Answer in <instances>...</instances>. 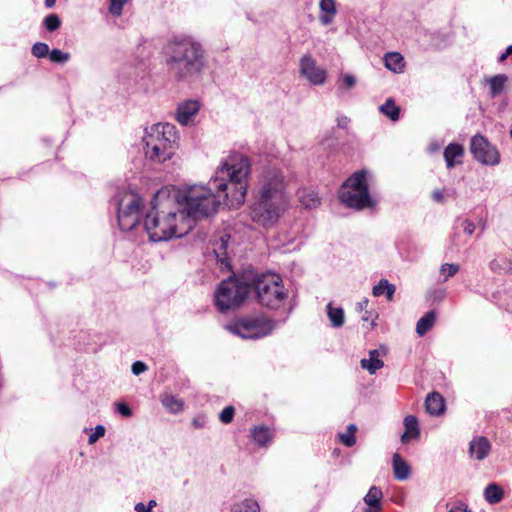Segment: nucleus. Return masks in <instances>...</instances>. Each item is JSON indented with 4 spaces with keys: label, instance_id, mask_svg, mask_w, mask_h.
Masks as SVG:
<instances>
[{
    "label": "nucleus",
    "instance_id": "obj_14",
    "mask_svg": "<svg viewBox=\"0 0 512 512\" xmlns=\"http://www.w3.org/2000/svg\"><path fill=\"white\" fill-rule=\"evenodd\" d=\"M229 239L230 235L225 234L216 240L213 244V252L217 262L220 264L221 270L223 271H230L232 267L227 252Z\"/></svg>",
    "mask_w": 512,
    "mask_h": 512
},
{
    "label": "nucleus",
    "instance_id": "obj_4",
    "mask_svg": "<svg viewBox=\"0 0 512 512\" xmlns=\"http://www.w3.org/2000/svg\"><path fill=\"white\" fill-rule=\"evenodd\" d=\"M166 192L159 190L151 200V209L144 218V229L152 242H164L172 238L183 237L188 230H181L177 224L178 212L159 209V199L164 197Z\"/></svg>",
    "mask_w": 512,
    "mask_h": 512
},
{
    "label": "nucleus",
    "instance_id": "obj_39",
    "mask_svg": "<svg viewBox=\"0 0 512 512\" xmlns=\"http://www.w3.org/2000/svg\"><path fill=\"white\" fill-rule=\"evenodd\" d=\"M460 269V266L455 263H444L440 268V273L446 275L444 281L449 277L454 276Z\"/></svg>",
    "mask_w": 512,
    "mask_h": 512
},
{
    "label": "nucleus",
    "instance_id": "obj_46",
    "mask_svg": "<svg viewBox=\"0 0 512 512\" xmlns=\"http://www.w3.org/2000/svg\"><path fill=\"white\" fill-rule=\"evenodd\" d=\"M462 227L467 235H472L475 231V224L468 219L462 222Z\"/></svg>",
    "mask_w": 512,
    "mask_h": 512
},
{
    "label": "nucleus",
    "instance_id": "obj_45",
    "mask_svg": "<svg viewBox=\"0 0 512 512\" xmlns=\"http://www.w3.org/2000/svg\"><path fill=\"white\" fill-rule=\"evenodd\" d=\"M356 84V78L355 76L351 74H345L343 76V88L346 90H349L353 88Z\"/></svg>",
    "mask_w": 512,
    "mask_h": 512
},
{
    "label": "nucleus",
    "instance_id": "obj_52",
    "mask_svg": "<svg viewBox=\"0 0 512 512\" xmlns=\"http://www.w3.org/2000/svg\"><path fill=\"white\" fill-rule=\"evenodd\" d=\"M508 56H509V55H508V53H507V52H504V53H502V54L499 56L498 61H499L500 63H502V62H504V61L507 59V57H508Z\"/></svg>",
    "mask_w": 512,
    "mask_h": 512
},
{
    "label": "nucleus",
    "instance_id": "obj_58",
    "mask_svg": "<svg viewBox=\"0 0 512 512\" xmlns=\"http://www.w3.org/2000/svg\"><path fill=\"white\" fill-rule=\"evenodd\" d=\"M505 52H507V53H508V55H511V54H512V45H509V46L506 48Z\"/></svg>",
    "mask_w": 512,
    "mask_h": 512
},
{
    "label": "nucleus",
    "instance_id": "obj_22",
    "mask_svg": "<svg viewBox=\"0 0 512 512\" xmlns=\"http://www.w3.org/2000/svg\"><path fill=\"white\" fill-rule=\"evenodd\" d=\"M251 437L257 445L264 447L272 440L273 431L264 425L255 426L251 430Z\"/></svg>",
    "mask_w": 512,
    "mask_h": 512
},
{
    "label": "nucleus",
    "instance_id": "obj_1",
    "mask_svg": "<svg viewBox=\"0 0 512 512\" xmlns=\"http://www.w3.org/2000/svg\"><path fill=\"white\" fill-rule=\"evenodd\" d=\"M250 172L248 157L232 155L218 168L208 186H191L177 193L175 200L181 217L197 222L214 215L222 204L230 207L244 203Z\"/></svg>",
    "mask_w": 512,
    "mask_h": 512
},
{
    "label": "nucleus",
    "instance_id": "obj_47",
    "mask_svg": "<svg viewBox=\"0 0 512 512\" xmlns=\"http://www.w3.org/2000/svg\"><path fill=\"white\" fill-rule=\"evenodd\" d=\"M337 127L340 129H347L350 119L345 115H340L336 119Z\"/></svg>",
    "mask_w": 512,
    "mask_h": 512
},
{
    "label": "nucleus",
    "instance_id": "obj_24",
    "mask_svg": "<svg viewBox=\"0 0 512 512\" xmlns=\"http://www.w3.org/2000/svg\"><path fill=\"white\" fill-rule=\"evenodd\" d=\"M385 67L395 73H399L404 68V58L398 52H388L384 56Z\"/></svg>",
    "mask_w": 512,
    "mask_h": 512
},
{
    "label": "nucleus",
    "instance_id": "obj_53",
    "mask_svg": "<svg viewBox=\"0 0 512 512\" xmlns=\"http://www.w3.org/2000/svg\"><path fill=\"white\" fill-rule=\"evenodd\" d=\"M157 505L156 501L154 499L149 500L147 507H149V510L152 511V509Z\"/></svg>",
    "mask_w": 512,
    "mask_h": 512
},
{
    "label": "nucleus",
    "instance_id": "obj_49",
    "mask_svg": "<svg viewBox=\"0 0 512 512\" xmlns=\"http://www.w3.org/2000/svg\"><path fill=\"white\" fill-rule=\"evenodd\" d=\"M448 512H466V503L458 501Z\"/></svg>",
    "mask_w": 512,
    "mask_h": 512
},
{
    "label": "nucleus",
    "instance_id": "obj_33",
    "mask_svg": "<svg viewBox=\"0 0 512 512\" xmlns=\"http://www.w3.org/2000/svg\"><path fill=\"white\" fill-rule=\"evenodd\" d=\"M299 201L301 204L308 209L317 207L320 204L318 194L314 191L302 190L299 192Z\"/></svg>",
    "mask_w": 512,
    "mask_h": 512
},
{
    "label": "nucleus",
    "instance_id": "obj_30",
    "mask_svg": "<svg viewBox=\"0 0 512 512\" xmlns=\"http://www.w3.org/2000/svg\"><path fill=\"white\" fill-rule=\"evenodd\" d=\"M327 315L329 321L334 328L343 326L345 314L341 307H333L331 303L327 305Z\"/></svg>",
    "mask_w": 512,
    "mask_h": 512
},
{
    "label": "nucleus",
    "instance_id": "obj_28",
    "mask_svg": "<svg viewBox=\"0 0 512 512\" xmlns=\"http://www.w3.org/2000/svg\"><path fill=\"white\" fill-rule=\"evenodd\" d=\"M507 81L508 76L505 74H497L489 78L487 82L489 83L491 97L494 98L500 95L503 92Z\"/></svg>",
    "mask_w": 512,
    "mask_h": 512
},
{
    "label": "nucleus",
    "instance_id": "obj_18",
    "mask_svg": "<svg viewBox=\"0 0 512 512\" xmlns=\"http://www.w3.org/2000/svg\"><path fill=\"white\" fill-rule=\"evenodd\" d=\"M162 406L171 414H179L184 409V401L170 393H162L159 396Z\"/></svg>",
    "mask_w": 512,
    "mask_h": 512
},
{
    "label": "nucleus",
    "instance_id": "obj_34",
    "mask_svg": "<svg viewBox=\"0 0 512 512\" xmlns=\"http://www.w3.org/2000/svg\"><path fill=\"white\" fill-rule=\"evenodd\" d=\"M260 508L257 501L245 499L240 503L234 504L231 512H259Z\"/></svg>",
    "mask_w": 512,
    "mask_h": 512
},
{
    "label": "nucleus",
    "instance_id": "obj_2",
    "mask_svg": "<svg viewBox=\"0 0 512 512\" xmlns=\"http://www.w3.org/2000/svg\"><path fill=\"white\" fill-rule=\"evenodd\" d=\"M168 72L179 82L199 79L207 67L203 46L191 36L176 35L163 47Z\"/></svg>",
    "mask_w": 512,
    "mask_h": 512
},
{
    "label": "nucleus",
    "instance_id": "obj_43",
    "mask_svg": "<svg viewBox=\"0 0 512 512\" xmlns=\"http://www.w3.org/2000/svg\"><path fill=\"white\" fill-rule=\"evenodd\" d=\"M116 410L123 417L127 418V417L132 416V410L129 407V405L125 402L116 403Z\"/></svg>",
    "mask_w": 512,
    "mask_h": 512
},
{
    "label": "nucleus",
    "instance_id": "obj_54",
    "mask_svg": "<svg viewBox=\"0 0 512 512\" xmlns=\"http://www.w3.org/2000/svg\"><path fill=\"white\" fill-rule=\"evenodd\" d=\"M56 0H45V5L47 8H51L55 5Z\"/></svg>",
    "mask_w": 512,
    "mask_h": 512
},
{
    "label": "nucleus",
    "instance_id": "obj_57",
    "mask_svg": "<svg viewBox=\"0 0 512 512\" xmlns=\"http://www.w3.org/2000/svg\"><path fill=\"white\" fill-rule=\"evenodd\" d=\"M358 305H359V308H360V309H364V308H365V307H367V305H368V300H367V299H365V300H363L362 302H359V303H358Z\"/></svg>",
    "mask_w": 512,
    "mask_h": 512
},
{
    "label": "nucleus",
    "instance_id": "obj_20",
    "mask_svg": "<svg viewBox=\"0 0 512 512\" xmlns=\"http://www.w3.org/2000/svg\"><path fill=\"white\" fill-rule=\"evenodd\" d=\"M393 472L395 479L403 481L409 478L411 474L410 466L400 454L395 453L392 458Z\"/></svg>",
    "mask_w": 512,
    "mask_h": 512
},
{
    "label": "nucleus",
    "instance_id": "obj_26",
    "mask_svg": "<svg viewBox=\"0 0 512 512\" xmlns=\"http://www.w3.org/2000/svg\"><path fill=\"white\" fill-rule=\"evenodd\" d=\"M320 10L324 12V15L320 16V22L324 25H328L333 21V17L336 14V4L334 0H320Z\"/></svg>",
    "mask_w": 512,
    "mask_h": 512
},
{
    "label": "nucleus",
    "instance_id": "obj_32",
    "mask_svg": "<svg viewBox=\"0 0 512 512\" xmlns=\"http://www.w3.org/2000/svg\"><path fill=\"white\" fill-rule=\"evenodd\" d=\"M383 497L382 490L376 486H372L364 497V502L368 507L381 508V499Z\"/></svg>",
    "mask_w": 512,
    "mask_h": 512
},
{
    "label": "nucleus",
    "instance_id": "obj_44",
    "mask_svg": "<svg viewBox=\"0 0 512 512\" xmlns=\"http://www.w3.org/2000/svg\"><path fill=\"white\" fill-rule=\"evenodd\" d=\"M147 369L148 366L142 361H135L131 366L132 373L136 376L144 373Z\"/></svg>",
    "mask_w": 512,
    "mask_h": 512
},
{
    "label": "nucleus",
    "instance_id": "obj_9",
    "mask_svg": "<svg viewBox=\"0 0 512 512\" xmlns=\"http://www.w3.org/2000/svg\"><path fill=\"white\" fill-rule=\"evenodd\" d=\"M117 207V220L122 231L133 230L140 221L141 198L131 191H119L112 199Z\"/></svg>",
    "mask_w": 512,
    "mask_h": 512
},
{
    "label": "nucleus",
    "instance_id": "obj_3",
    "mask_svg": "<svg viewBox=\"0 0 512 512\" xmlns=\"http://www.w3.org/2000/svg\"><path fill=\"white\" fill-rule=\"evenodd\" d=\"M285 182L281 170L267 169L263 172L255 201L251 205V218L263 227L273 226L285 209Z\"/></svg>",
    "mask_w": 512,
    "mask_h": 512
},
{
    "label": "nucleus",
    "instance_id": "obj_59",
    "mask_svg": "<svg viewBox=\"0 0 512 512\" xmlns=\"http://www.w3.org/2000/svg\"><path fill=\"white\" fill-rule=\"evenodd\" d=\"M362 320H364V321H368V320H369V316L364 315V316L362 317Z\"/></svg>",
    "mask_w": 512,
    "mask_h": 512
},
{
    "label": "nucleus",
    "instance_id": "obj_10",
    "mask_svg": "<svg viewBox=\"0 0 512 512\" xmlns=\"http://www.w3.org/2000/svg\"><path fill=\"white\" fill-rule=\"evenodd\" d=\"M470 152L475 160L484 165L494 166L500 162V154L497 148L480 134L471 138Z\"/></svg>",
    "mask_w": 512,
    "mask_h": 512
},
{
    "label": "nucleus",
    "instance_id": "obj_16",
    "mask_svg": "<svg viewBox=\"0 0 512 512\" xmlns=\"http://www.w3.org/2000/svg\"><path fill=\"white\" fill-rule=\"evenodd\" d=\"M341 188L351 189V190H360L363 193H370L368 181H367V172L365 170H360L353 173L341 186Z\"/></svg>",
    "mask_w": 512,
    "mask_h": 512
},
{
    "label": "nucleus",
    "instance_id": "obj_56",
    "mask_svg": "<svg viewBox=\"0 0 512 512\" xmlns=\"http://www.w3.org/2000/svg\"><path fill=\"white\" fill-rule=\"evenodd\" d=\"M433 198H434L435 200H437V201L442 200V193H441V192H439V191L434 192V194H433Z\"/></svg>",
    "mask_w": 512,
    "mask_h": 512
},
{
    "label": "nucleus",
    "instance_id": "obj_19",
    "mask_svg": "<svg viewBox=\"0 0 512 512\" xmlns=\"http://www.w3.org/2000/svg\"><path fill=\"white\" fill-rule=\"evenodd\" d=\"M405 432L401 435V442L408 443L411 439L417 438L420 434L418 419L413 415L404 418Z\"/></svg>",
    "mask_w": 512,
    "mask_h": 512
},
{
    "label": "nucleus",
    "instance_id": "obj_27",
    "mask_svg": "<svg viewBox=\"0 0 512 512\" xmlns=\"http://www.w3.org/2000/svg\"><path fill=\"white\" fill-rule=\"evenodd\" d=\"M504 491L501 486L496 483H490L484 490V498L489 504H497L502 501Z\"/></svg>",
    "mask_w": 512,
    "mask_h": 512
},
{
    "label": "nucleus",
    "instance_id": "obj_60",
    "mask_svg": "<svg viewBox=\"0 0 512 512\" xmlns=\"http://www.w3.org/2000/svg\"><path fill=\"white\" fill-rule=\"evenodd\" d=\"M510 137L512 138V129L510 130Z\"/></svg>",
    "mask_w": 512,
    "mask_h": 512
},
{
    "label": "nucleus",
    "instance_id": "obj_23",
    "mask_svg": "<svg viewBox=\"0 0 512 512\" xmlns=\"http://www.w3.org/2000/svg\"><path fill=\"white\" fill-rule=\"evenodd\" d=\"M360 365L361 368L366 369L370 374H374L384 366V362L379 358L378 350L373 349L369 352V359H362Z\"/></svg>",
    "mask_w": 512,
    "mask_h": 512
},
{
    "label": "nucleus",
    "instance_id": "obj_38",
    "mask_svg": "<svg viewBox=\"0 0 512 512\" xmlns=\"http://www.w3.org/2000/svg\"><path fill=\"white\" fill-rule=\"evenodd\" d=\"M49 46L44 42H36L31 48V53L36 58H45L49 55Z\"/></svg>",
    "mask_w": 512,
    "mask_h": 512
},
{
    "label": "nucleus",
    "instance_id": "obj_51",
    "mask_svg": "<svg viewBox=\"0 0 512 512\" xmlns=\"http://www.w3.org/2000/svg\"><path fill=\"white\" fill-rule=\"evenodd\" d=\"M334 132H335V130H334V128H332L331 131L329 132V134H327V136L324 139V142H327L328 145H331V143L329 141H330V138L332 137V134H334Z\"/></svg>",
    "mask_w": 512,
    "mask_h": 512
},
{
    "label": "nucleus",
    "instance_id": "obj_41",
    "mask_svg": "<svg viewBox=\"0 0 512 512\" xmlns=\"http://www.w3.org/2000/svg\"><path fill=\"white\" fill-rule=\"evenodd\" d=\"M128 0H110L109 11L113 16H120L123 10L124 4Z\"/></svg>",
    "mask_w": 512,
    "mask_h": 512
},
{
    "label": "nucleus",
    "instance_id": "obj_55",
    "mask_svg": "<svg viewBox=\"0 0 512 512\" xmlns=\"http://www.w3.org/2000/svg\"><path fill=\"white\" fill-rule=\"evenodd\" d=\"M364 512H381V508L380 507H378V508L368 507L364 510Z\"/></svg>",
    "mask_w": 512,
    "mask_h": 512
},
{
    "label": "nucleus",
    "instance_id": "obj_13",
    "mask_svg": "<svg viewBox=\"0 0 512 512\" xmlns=\"http://www.w3.org/2000/svg\"><path fill=\"white\" fill-rule=\"evenodd\" d=\"M200 103L196 100H186L178 104L176 109V120L182 125H189L193 117L199 112Z\"/></svg>",
    "mask_w": 512,
    "mask_h": 512
},
{
    "label": "nucleus",
    "instance_id": "obj_40",
    "mask_svg": "<svg viewBox=\"0 0 512 512\" xmlns=\"http://www.w3.org/2000/svg\"><path fill=\"white\" fill-rule=\"evenodd\" d=\"M235 415V408L231 405L226 406L219 414V420L223 424H229L233 421Z\"/></svg>",
    "mask_w": 512,
    "mask_h": 512
},
{
    "label": "nucleus",
    "instance_id": "obj_8",
    "mask_svg": "<svg viewBox=\"0 0 512 512\" xmlns=\"http://www.w3.org/2000/svg\"><path fill=\"white\" fill-rule=\"evenodd\" d=\"M275 326V321L262 316H241L230 322L226 329L242 339L257 340L270 335Z\"/></svg>",
    "mask_w": 512,
    "mask_h": 512
},
{
    "label": "nucleus",
    "instance_id": "obj_7",
    "mask_svg": "<svg viewBox=\"0 0 512 512\" xmlns=\"http://www.w3.org/2000/svg\"><path fill=\"white\" fill-rule=\"evenodd\" d=\"M250 285L259 303L269 309H278L287 298L282 279L278 275L257 276Z\"/></svg>",
    "mask_w": 512,
    "mask_h": 512
},
{
    "label": "nucleus",
    "instance_id": "obj_36",
    "mask_svg": "<svg viewBox=\"0 0 512 512\" xmlns=\"http://www.w3.org/2000/svg\"><path fill=\"white\" fill-rule=\"evenodd\" d=\"M48 57L52 63L64 64L70 60L71 55L68 52H63L60 49L54 48L49 52Z\"/></svg>",
    "mask_w": 512,
    "mask_h": 512
},
{
    "label": "nucleus",
    "instance_id": "obj_50",
    "mask_svg": "<svg viewBox=\"0 0 512 512\" xmlns=\"http://www.w3.org/2000/svg\"><path fill=\"white\" fill-rule=\"evenodd\" d=\"M134 510L136 512H152L151 510H149V507H147V505H145L142 502L137 503L134 507Z\"/></svg>",
    "mask_w": 512,
    "mask_h": 512
},
{
    "label": "nucleus",
    "instance_id": "obj_12",
    "mask_svg": "<svg viewBox=\"0 0 512 512\" xmlns=\"http://www.w3.org/2000/svg\"><path fill=\"white\" fill-rule=\"evenodd\" d=\"M300 72L312 84L320 85L325 82V70L316 66L315 60L308 54L304 55L300 61Z\"/></svg>",
    "mask_w": 512,
    "mask_h": 512
},
{
    "label": "nucleus",
    "instance_id": "obj_37",
    "mask_svg": "<svg viewBox=\"0 0 512 512\" xmlns=\"http://www.w3.org/2000/svg\"><path fill=\"white\" fill-rule=\"evenodd\" d=\"M43 25L48 32H54L61 26V19L57 14H49L43 20Z\"/></svg>",
    "mask_w": 512,
    "mask_h": 512
},
{
    "label": "nucleus",
    "instance_id": "obj_5",
    "mask_svg": "<svg viewBox=\"0 0 512 512\" xmlns=\"http://www.w3.org/2000/svg\"><path fill=\"white\" fill-rule=\"evenodd\" d=\"M177 140L175 125L171 123L153 125L143 137L146 157L158 163L171 159L177 147Z\"/></svg>",
    "mask_w": 512,
    "mask_h": 512
},
{
    "label": "nucleus",
    "instance_id": "obj_31",
    "mask_svg": "<svg viewBox=\"0 0 512 512\" xmlns=\"http://www.w3.org/2000/svg\"><path fill=\"white\" fill-rule=\"evenodd\" d=\"M380 112L395 122L400 117V107L395 104L392 98H388L384 104L379 107Z\"/></svg>",
    "mask_w": 512,
    "mask_h": 512
},
{
    "label": "nucleus",
    "instance_id": "obj_25",
    "mask_svg": "<svg viewBox=\"0 0 512 512\" xmlns=\"http://www.w3.org/2000/svg\"><path fill=\"white\" fill-rule=\"evenodd\" d=\"M436 320L435 310L426 312L416 324V333L419 336H424L434 325Z\"/></svg>",
    "mask_w": 512,
    "mask_h": 512
},
{
    "label": "nucleus",
    "instance_id": "obj_21",
    "mask_svg": "<svg viewBox=\"0 0 512 512\" xmlns=\"http://www.w3.org/2000/svg\"><path fill=\"white\" fill-rule=\"evenodd\" d=\"M464 154V148L459 143H450L444 150V158L447 168H453L456 164L461 161H456L457 158L462 157Z\"/></svg>",
    "mask_w": 512,
    "mask_h": 512
},
{
    "label": "nucleus",
    "instance_id": "obj_17",
    "mask_svg": "<svg viewBox=\"0 0 512 512\" xmlns=\"http://www.w3.org/2000/svg\"><path fill=\"white\" fill-rule=\"evenodd\" d=\"M425 408L430 415H441L445 410V401L439 392H431L425 400Z\"/></svg>",
    "mask_w": 512,
    "mask_h": 512
},
{
    "label": "nucleus",
    "instance_id": "obj_42",
    "mask_svg": "<svg viewBox=\"0 0 512 512\" xmlns=\"http://www.w3.org/2000/svg\"><path fill=\"white\" fill-rule=\"evenodd\" d=\"M105 427L103 425H97L94 429V432L89 436V443H95L99 438L105 435Z\"/></svg>",
    "mask_w": 512,
    "mask_h": 512
},
{
    "label": "nucleus",
    "instance_id": "obj_48",
    "mask_svg": "<svg viewBox=\"0 0 512 512\" xmlns=\"http://www.w3.org/2000/svg\"><path fill=\"white\" fill-rule=\"evenodd\" d=\"M192 425H193V427H195L197 429H201V428L205 427V425H206L205 416L194 417L192 420Z\"/></svg>",
    "mask_w": 512,
    "mask_h": 512
},
{
    "label": "nucleus",
    "instance_id": "obj_29",
    "mask_svg": "<svg viewBox=\"0 0 512 512\" xmlns=\"http://www.w3.org/2000/svg\"><path fill=\"white\" fill-rule=\"evenodd\" d=\"M395 286L390 284L388 280L381 279L377 285L373 287L372 293L374 296L379 297L382 295H386V298L391 301L393 299L395 293Z\"/></svg>",
    "mask_w": 512,
    "mask_h": 512
},
{
    "label": "nucleus",
    "instance_id": "obj_35",
    "mask_svg": "<svg viewBox=\"0 0 512 512\" xmlns=\"http://www.w3.org/2000/svg\"><path fill=\"white\" fill-rule=\"evenodd\" d=\"M357 431V426L355 424H349L347 426V431L345 433L339 434V439L343 445L346 447H352L356 443L355 433Z\"/></svg>",
    "mask_w": 512,
    "mask_h": 512
},
{
    "label": "nucleus",
    "instance_id": "obj_6",
    "mask_svg": "<svg viewBox=\"0 0 512 512\" xmlns=\"http://www.w3.org/2000/svg\"><path fill=\"white\" fill-rule=\"evenodd\" d=\"M251 285L244 277L233 274L226 280L221 281L214 297V302L221 313L234 310L244 302Z\"/></svg>",
    "mask_w": 512,
    "mask_h": 512
},
{
    "label": "nucleus",
    "instance_id": "obj_15",
    "mask_svg": "<svg viewBox=\"0 0 512 512\" xmlns=\"http://www.w3.org/2000/svg\"><path fill=\"white\" fill-rule=\"evenodd\" d=\"M490 450V441L484 436L475 437L469 444L470 456L477 460L485 459Z\"/></svg>",
    "mask_w": 512,
    "mask_h": 512
},
{
    "label": "nucleus",
    "instance_id": "obj_11",
    "mask_svg": "<svg viewBox=\"0 0 512 512\" xmlns=\"http://www.w3.org/2000/svg\"><path fill=\"white\" fill-rule=\"evenodd\" d=\"M339 198L347 207L358 211L365 208H374L376 205L370 193H363L360 190L340 188Z\"/></svg>",
    "mask_w": 512,
    "mask_h": 512
}]
</instances>
